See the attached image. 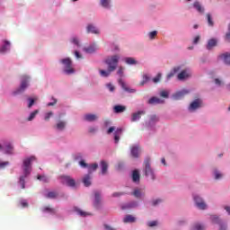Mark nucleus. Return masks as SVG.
<instances>
[{"label": "nucleus", "instance_id": "a211bd4d", "mask_svg": "<svg viewBox=\"0 0 230 230\" xmlns=\"http://www.w3.org/2000/svg\"><path fill=\"white\" fill-rule=\"evenodd\" d=\"M181 69H182L181 66H174L170 71V73L167 75V76L165 78V84H168L170 82V80H172V78H173V76H175V75H177V73H179V71H181Z\"/></svg>", "mask_w": 230, "mask_h": 230}, {"label": "nucleus", "instance_id": "423d86ee", "mask_svg": "<svg viewBox=\"0 0 230 230\" xmlns=\"http://www.w3.org/2000/svg\"><path fill=\"white\" fill-rule=\"evenodd\" d=\"M104 64L108 66V69H110V71H114L115 69L118 68V64H119V56L113 55V56L108 57L104 60Z\"/></svg>", "mask_w": 230, "mask_h": 230}, {"label": "nucleus", "instance_id": "6e6552de", "mask_svg": "<svg viewBox=\"0 0 230 230\" xmlns=\"http://www.w3.org/2000/svg\"><path fill=\"white\" fill-rule=\"evenodd\" d=\"M210 220L212 224H216L217 226H218L217 230H229V226L227 225V222L220 218V216L212 215L210 216Z\"/></svg>", "mask_w": 230, "mask_h": 230}, {"label": "nucleus", "instance_id": "2f4dec72", "mask_svg": "<svg viewBox=\"0 0 230 230\" xmlns=\"http://www.w3.org/2000/svg\"><path fill=\"white\" fill-rule=\"evenodd\" d=\"M41 212L44 214V215H56L57 214V210H55V208H51V207H43L41 208Z\"/></svg>", "mask_w": 230, "mask_h": 230}, {"label": "nucleus", "instance_id": "3c124183", "mask_svg": "<svg viewBox=\"0 0 230 230\" xmlns=\"http://www.w3.org/2000/svg\"><path fill=\"white\" fill-rule=\"evenodd\" d=\"M161 78H163V74L158 73V74L156 75V76H155V77L152 79L153 84H159V82H161Z\"/></svg>", "mask_w": 230, "mask_h": 230}, {"label": "nucleus", "instance_id": "20e7f679", "mask_svg": "<svg viewBox=\"0 0 230 230\" xmlns=\"http://www.w3.org/2000/svg\"><path fill=\"white\" fill-rule=\"evenodd\" d=\"M58 63L63 66V73L65 75L75 74V68H73V60L71 58H64L58 60Z\"/></svg>", "mask_w": 230, "mask_h": 230}, {"label": "nucleus", "instance_id": "2eb2a0df", "mask_svg": "<svg viewBox=\"0 0 230 230\" xmlns=\"http://www.w3.org/2000/svg\"><path fill=\"white\" fill-rule=\"evenodd\" d=\"M3 154H5V155H13V144L7 142L3 145L2 147Z\"/></svg>", "mask_w": 230, "mask_h": 230}, {"label": "nucleus", "instance_id": "9d476101", "mask_svg": "<svg viewBox=\"0 0 230 230\" xmlns=\"http://www.w3.org/2000/svg\"><path fill=\"white\" fill-rule=\"evenodd\" d=\"M12 49V42L8 40H2V42L0 44V54L1 55H6V53H10V50Z\"/></svg>", "mask_w": 230, "mask_h": 230}, {"label": "nucleus", "instance_id": "e2e57ef3", "mask_svg": "<svg viewBox=\"0 0 230 230\" xmlns=\"http://www.w3.org/2000/svg\"><path fill=\"white\" fill-rule=\"evenodd\" d=\"M57 105V99L55 97H51V102L47 103V107H53Z\"/></svg>", "mask_w": 230, "mask_h": 230}, {"label": "nucleus", "instance_id": "ea45409f", "mask_svg": "<svg viewBox=\"0 0 230 230\" xmlns=\"http://www.w3.org/2000/svg\"><path fill=\"white\" fill-rule=\"evenodd\" d=\"M99 73L102 78H109L111 76V73H114V71L107 68V70H100Z\"/></svg>", "mask_w": 230, "mask_h": 230}, {"label": "nucleus", "instance_id": "0eeeda50", "mask_svg": "<svg viewBox=\"0 0 230 230\" xmlns=\"http://www.w3.org/2000/svg\"><path fill=\"white\" fill-rule=\"evenodd\" d=\"M192 199L197 209L200 211H206L208 209V203L204 200V198L200 194H193Z\"/></svg>", "mask_w": 230, "mask_h": 230}, {"label": "nucleus", "instance_id": "603ef678", "mask_svg": "<svg viewBox=\"0 0 230 230\" xmlns=\"http://www.w3.org/2000/svg\"><path fill=\"white\" fill-rule=\"evenodd\" d=\"M159 96H161V98L168 99V98H170V92L166 91V90L161 91L159 93Z\"/></svg>", "mask_w": 230, "mask_h": 230}, {"label": "nucleus", "instance_id": "72a5a7b5", "mask_svg": "<svg viewBox=\"0 0 230 230\" xmlns=\"http://www.w3.org/2000/svg\"><path fill=\"white\" fill-rule=\"evenodd\" d=\"M111 0H100L99 1V6L102 8H104V10H111Z\"/></svg>", "mask_w": 230, "mask_h": 230}, {"label": "nucleus", "instance_id": "58836bf2", "mask_svg": "<svg viewBox=\"0 0 230 230\" xmlns=\"http://www.w3.org/2000/svg\"><path fill=\"white\" fill-rule=\"evenodd\" d=\"M136 222V217L132 215H126L123 218L124 224H134Z\"/></svg>", "mask_w": 230, "mask_h": 230}, {"label": "nucleus", "instance_id": "e433bc0d", "mask_svg": "<svg viewBox=\"0 0 230 230\" xmlns=\"http://www.w3.org/2000/svg\"><path fill=\"white\" fill-rule=\"evenodd\" d=\"M114 143L115 145H118L119 143V135L123 134V128H118L115 131H114Z\"/></svg>", "mask_w": 230, "mask_h": 230}, {"label": "nucleus", "instance_id": "0e129e2a", "mask_svg": "<svg viewBox=\"0 0 230 230\" xmlns=\"http://www.w3.org/2000/svg\"><path fill=\"white\" fill-rule=\"evenodd\" d=\"M6 166H10V162H1L0 161V170H4Z\"/></svg>", "mask_w": 230, "mask_h": 230}, {"label": "nucleus", "instance_id": "f704fd0d", "mask_svg": "<svg viewBox=\"0 0 230 230\" xmlns=\"http://www.w3.org/2000/svg\"><path fill=\"white\" fill-rule=\"evenodd\" d=\"M124 62L125 64H127L128 66H137V64H139V62L137 60H136V58H132V57H127L124 58Z\"/></svg>", "mask_w": 230, "mask_h": 230}, {"label": "nucleus", "instance_id": "9b49d317", "mask_svg": "<svg viewBox=\"0 0 230 230\" xmlns=\"http://www.w3.org/2000/svg\"><path fill=\"white\" fill-rule=\"evenodd\" d=\"M59 179L61 183L66 184V186H68L69 188L76 187V181L75 179L71 178V176L62 175L59 177Z\"/></svg>", "mask_w": 230, "mask_h": 230}, {"label": "nucleus", "instance_id": "7ed1b4c3", "mask_svg": "<svg viewBox=\"0 0 230 230\" xmlns=\"http://www.w3.org/2000/svg\"><path fill=\"white\" fill-rule=\"evenodd\" d=\"M144 174L146 179L149 181H155L157 179V175L155 174V171L150 165V158H146L144 161Z\"/></svg>", "mask_w": 230, "mask_h": 230}, {"label": "nucleus", "instance_id": "dca6fc26", "mask_svg": "<svg viewBox=\"0 0 230 230\" xmlns=\"http://www.w3.org/2000/svg\"><path fill=\"white\" fill-rule=\"evenodd\" d=\"M145 114H146V112L143 110L133 112L130 117L131 123L139 121V119H141V116H145Z\"/></svg>", "mask_w": 230, "mask_h": 230}, {"label": "nucleus", "instance_id": "338daca9", "mask_svg": "<svg viewBox=\"0 0 230 230\" xmlns=\"http://www.w3.org/2000/svg\"><path fill=\"white\" fill-rule=\"evenodd\" d=\"M79 165L81 168H89V164L84 159L79 161Z\"/></svg>", "mask_w": 230, "mask_h": 230}, {"label": "nucleus", "instance_id": "69168bd1", "mask_svg": "<svg viewBox=\"0 0 230 230\" xmlns=\"http://www.w3.org/2000/svg\"><path fill=\"white\" fill-rule=\"evenodd\" d=\"M37 179L38 181H42V182H48V177L46 175L39 174Z\"/></svg>", "mask_w": 230, "mask_h": 230}, {"label": "nucleus", "instance_id": "f257e3e1", "mask_svg": "<svg viewBox=\"0 0 230 230\" xmlns=\"http://www.w3.org/2000/svg\"><path fill=\"white\" fill-rule=\"evenodd\" d=\"M33 161H37L35 155L25 157L22 160V174L18 178V186H20L22 190L26 189V179L31 175V164H33Z\"/></svg>", "mask_w": 230, "mask_h": 230}, {"label": "nucleus", "instance_id": "6e6d98bb", "mask_svg": "<svg viewBox=\"0 0 230 230\" xmlns=\"http://www.w3.org/2000/svg\"><path fill=\"white\" fill-rule=\"evenodd\" d=\"M214 84L216 87H222V85H224V82L220 78H215Z\"/></svg>", "mask_w": 230, "mask_h": 230}, {"label": "nucleus", "instance_id": "5fc2aeb1", "mask_svg": "<svg viewBox=\"0 0 230 230\" xmlns=\"http://www.w3.org/2000/svg\"><path fill=\"white\" fill-rule=\"evenodd\" d=\"M19 204H20V206H21L22 208H28V206H29V204H28V199H21L19 200Z\"/></svg>", "mask_w": 230, "mask_h": 230}, {"label": "nucleus", "instance_id": "f03ea898", "mask_svg": "<svg viewBox=\"0 0 230 230\" xmlns=\"http://www.w3.org/2000/svg\"><path fill=\"white\" fill-rule=\"evenodd\" d=\"M30 82H31V76L28 75H23L21 76L20 86L16 88L13 93V96H19V94H22L30 87Z\"/></svg>", "mask_w": 230, "mask_h": 230}, {"label": "nucleus", "instance_id": "79ce46f5", "mask_svg": "<svg viewBox=\"0 0 230 230\" xmlns=\"http://www.w3.org/2000/svg\"><path fill=\"white\" fill-rule=\"evenodd\" d=\"M83 183L85 186V188H89V186H91V175L90 174H86L84 176Z\"/></svg>", "mask_w": 230, "mask_h": 230}, {"label": "nucleus", "instance_id": "bf43d9fd", "mask_svg": "<svg viewBox=\"0 0 230 230\" xmlns=\"http://www.w3.org/2000/svg\"><path fill=\"white\" fill-rule=\"evenodd\" d=\"M53 118V111H49L44 114V120L49 121V119Z\"/></svg>", "mask_w": 230, "mask_h": 230}, {"label": "nucleus", "instance_id": "b1692460", "mask_svg": "<svg viewBox=\"0 0 230 230\" xmlns=\"http://www.w3.org/2000/svg\"><path fill=\"white\" fill-rule=\"evenodd\" d=\"M189 71H190V68H187L185 70H181L177 75L178 80H180V82H184V80H187V78H190V75L188 73Z\"/></svg>", "mask_w": 230, "mask_h": 230}, {"label": "nucleus", "instance_id": "09e8293b", "mask_svg": "<svg viewBox=\"0 0 230 230\" xmlns=\"http://www.w3.org/2000/svg\"><path fill=\"white\" fill-rule=\"evenodd\" d=\"M131 195H133V197L136 199H141V197H143V194L138 189H135Z\"/></svg>", "mask_w": 230, "mask_h": 230}, {"label": "nucleus", "instance_id": "49530a36", "mask_svg": "<svg viewBox=\"0 0 230 230\" xmlns=\"http://www.w3.org/2000/svg\"><path fill=\"white\" fill-rule=\"evenodd\" d=\"M74 161H83L84 160V154L83 153H75L73 155Z\"/></svg>", "mask_w": 230, "mask_h": 230}, {"label": "nucleus", "instance_id": "c03bdc74", "mask_svg": "<svg viewBox=\"0 0 230 230\" xmlns=\"http://www.w3.org/2000/svg\"><path fill=\"white\" fill-rule=\"evenodd\" d=\"M191 230H206V226H204V224L196 223L192 226Z\"/></svg>", "mask_w": 230, "mask_h": 230}, {"label": "nucleus", "instance_id": "cd10ccee", "mask_svg": "<svg viewBox=\"0 0 230 230\" xmlns=\"http://www.w3.org/2000/svg\"><path fill=\"white\" fill-rule=\"evenodd\" d=\"M192 6L194 10L198 12V13H204V12H206V9L202 5V4L197 0L193 3Z\"/></svg>", "mask_w": 230, "mask_h": 230}, {"label": "nucleus", "instance_id": "37998d69", "mask_svg": "<svg viewBox=\"0 0 230 230\" xmlns=\"http://www.w3.org/2000/svg\"><path fill=\"white\" fill-rule=\"evenodd\" d=\"M131 155L132 157H135V158L139 157V147H137V146H134L131 148Z\"/></svg>", "mask_w": 230, "mask_h": 230}, {"label": "nucleus", "instance_id": "473e14b6", "mask_svg": "<svg viewBox=\"0 0 230 230\" xmlns=\"http://www.w3.org/2000/svg\"><path fill=\"white\" fill-rule=\"evenodd\" d=\"M219 58H221V60H223V62L226 66H230V53L229 52L221 54L219 56Z\"/></svg>", "mask_w": 230, "mask_h": 230}, {"label": "nucleus", "instance_id": "393cba45", "mask_svg": "<svg viewBox=\"0 0 230 230\" xmlns=\"http://www.w3.org/2000/svg\"><path fill=\"white\" fill-rule=\"evenodd\" d=\"M131 179L135 184H139L141 181V174L139 173V170L135 169L131 172Z\"/></svg>", "mask_w": 230, "mask_h": 230}, {"label": "nucleus", "instance_id": "412c9836", "mask_svg": "<svg viewBox=\"0 0 230 230\" xmlns=\"http://www.w3.org/2000/svg\"><path fill=\"white\" fill-rule=\"evenodd\" d=\"M73 211H74V213L78 215V217H81L82 218H86V217H92L93 216V214H91L90 212L84 211L78 207H74Z\"/></svg>", "mask_w": 230, "mask_h": 230}, {"label": "nucleus", "instance_id": "1a4fd4ad", "mask_svg": "<svg viewBox=\"0 0 230 230\" xmlns=\"http://www.w3.org/2000/svg\"><path fill=\"white\" fill-rule=\"evenodd\" d=\"M200 107H202V101L200 99H195L190 103V105L187 108V111L190 113L197 112V111H199Z\"/></svg>", "mask_w": 230, "mask_h": 230}, {"label": "nucleus", "instance_id": "39448f33", "mask_svg": "<svg viewBox=\"0 0 230 230\" xmlns=\"http://www.w3.org/2000/svg\"><path fill=\"white\" fill-rule=\"evenodd\" d=\"M157 123H159V117L157 115H150L144 125L149 132H155L157 130Z\"/></svg>", "mask_w": 230, "mask_h": 230}, {"label": "nucleus", "instance_id": "f8f14e48", "mask_svg": "<svg viewBox=\"0 0 230 230\" xmlns=\"http://www.w3.org/2000/svg\"><path fill=\"white\" fill-rule=\"evenodd\" d=\"M93 208L95 209H101L102 208V191L100 190H94L93 192Z\"/></svg>", "mask_w": 230, "mask_h": 230}, {"label": "nucleus", "instance_id": "de8ad7c7", "mask_svg": "<svg viewBox=\"0 0 230 230\" xmlns=\"http://www.w3.org/2000/svg\"><path fill=\"white\" fill-rule=\"evenodd\" d=\"M105 87L109 91V93H114V91H116V86H114V84H112V83L106 84Z\"/></svg>", "mask_w": 230, "mask_h": 230}, {"label": "nucleus", "instance_id": "5701e85b", "mask_svg": "<svg viewBox=\"0 0 230 230\" xmlns=\"http://www.w3.org/2000/svg\"><path fill=\"white\" fill-rule=\"evenodd\" d=\"M148 105H164V100L153 96L147 101Z\"/></svg>", "mask_w": 230, "mask_h": 230}, {"label": "nucleus", "instance_id": "864d4df0", "mask_svg": "<svg viewBox=\"0 0 230 230\" xmlns=\"http://www.w3.org/2000/svg\"><path fill=\"white\" fill-rule=\"evenodd\" d=\"M157 226H159V222H157L156 220L148 221L146 223L147 227H157Z\"/></svg>", "mask_w": 230, "mask_h": 230}, {"label": "nucleus", "instance_id": "a19ab883", "mask_svg": "<svg viewBox=\"0 0 230 230\" xmlns=\"http://www.w3.org/2000/svg\"><path fill=\"white\" fill-rule=\"evenodd\" d=\"M206 19H207L208 26L209 28H213V26H215V22L213 21V15L208 13L206 15Z\"/></svg>", "mask_w": 230, "mask_h": 230}, {"label": "nucleus", "instance_id": "774afa93", "mask_svg": "<svg viewBox=\"0 0 230 230\" xmlns=\"http://www.w3.org/2000/svg\"><path fill=\"white\" fill-rule=\"evenodd\" d=\"M88 168H89V170H93L94 172V171L98 170V164H96V163L88 165Z\"/></svg>", "mask_w": 230, "mask_h": 230}, {"label": "nucleus", "instance_id": "c9c22d12", "mask_svg": "<svg viewBox=\"0 0 230 230\" xmlns=\"http://www.w3.org/2000/svg\"><path fill=\"white\" fill-rule=\"evenodd\" d=\"M150 80H152V77H150V75L148 74H144L142 75V81L139 83V86L145 87V85H146V84H148V82H150Z\"/></svg>", "mask_w": 230, "mask_h": 230}, {"label": "nucleus", "instance_id": "c756f323", "mask_svg": "<svg viewBox=\"0 0 230 230\" xmlns=\"http://www.w3.org/2000/svg\"><path fill=\"white\" fill-rule=\"evenodd\" d=\"M98 119V116L93 113H87L84 115V120L87 121L88 123H93Z\"/></svg>", "mask_w": 230, "mask_h": 230}, {"label": "nucleus", "instance_id": "4be33fe9", "mask_svg": "<svg viewBox=\"0 0 230 230\" xmlns=\"http://www.w3.org/2000/svg\"><path fill=\"white\" fill-rule=\"evenodd\" d=\"M69 42L74 46V48H76L77 49L82 48V41H80V38L76 35L72 36L69 39Z\"/></svg>", "mask_w": 230, "mask_h": 230}, {"label": "nucleus", "instance_id": "4d7b16f0", "mask_svg": "<svg viewBox=\"0 0 230 230\" xmlns=\"http://www.w3.org/2000/svg\"><path fill=\"white\" fill-rule=\"evenodd\" d=\"M28 102V109H31L33 105H35V99L29 97L27 99Z\"/></svg>", "mask_w": 230, "mask_h": 230}, {"label": "nucleus", "instance_id": "680f3d73", "mask_svg": "<svg viewBox=\"0 0 230 230\" xmlns=\"http://www.w3.org/2000/svg\"><path fill=\"white\" fill-rule=\"evenodd\" d=\"M161 202H163L162 199H155L151 201V204H152V206L155 207V206H159V204H161Z\"/></svg>", "mask_w": 230, "mask_h": 230}, {"label": "nucleus", "instance_id": "aec40b11", "mask_svg": "<svg viewBox=\"0 0 230 230\" xmlns=\"http://www.w3.org/2000/svg\"><path fill=\"white\" fill-rule=\"evenodd\" d=\"M136 208H139V201L137 200H132L128 203H125L121 206V209H134Z\"/></svg>", "mask_w": 230, "mask_h": 230}, {"label": "nucleus", "instance_id": "13d9d810", "mask_svg": "<svg viewBox=\"0 0 230 230\" xmlns=\"http://www.w3.org/2000/svg\"><path fill=\"white\" fill-rule=\"evenodd\" d=\"M147 37H149L150 40H154V39H155V37H157V31H150L147 34Z\"/></svg>", "mask_w": 230, "mask_h": 230}, {"label": "nucleus", "instance_id": "4c0bfd02", "mask_svg": "<svg viewBox=\"0 0 230 230\" xmlns=\"http://www.w3.org/2000/svg\"><path fill=\"white\" fill-rule=\"evenodd\" d=\"M100 166L102 175H105V173H107V171L109 170V164H107V162H105L104 160H102Z\"/></svg>", "mask_w": 230, "mask_h": 230}, {"label": "nucleus", "instance_id": "7c9ffc66", "mask_svg": "<svg viewBox=\"0 0 230 230\" xmlns=\"http://www.w3.org/2000/svg\"><path fill=\"white\" fill-rule=\"evenodd\" d=\"M96 44H91L88 47L84 48L83 51L88 55H93V53H96Z\"/></svg>", "mask_w": 230, "mask_h": 230}, {"label": "nucleus", "instance_id": "4468645a", "mask_svg": "<svg viewBox=\"0 0 230 230\" xmlns=\"http://www.w3.org/2000/svg\"><path fill=\"white\" fill-rule=\"evenodd\" d=\"M86 33L92 34V35H100V28L96 27L94 23H88L85 27Z\"/></svg>", "mask_w": 230, "mask_h": 230}, {"label": "nucleus", "instance_id": "ddd939ff", "mask_svg": "<svg viewBox=\"0 0 230 230\" xmlns=\"http://www.w3.org/2000/svg\"><path fill=\"white\" fill-rule=\"evenodd\" d=\"M190 93V90L182 89L180 90L171 95V99L174 100L175 102H179V100H182L186 96V94Z\"/></svg>", "mask_w": 230, "mask_h": 230}, {"label": "nucleus", "instance_id": "8fccbe9b", "mask_svg": "<svg viewBox=\"0 0 230 230\" xmlns=\"http://www.w3.org/2000/svg\"><path fill=\"white\" fill-rule=\"evenodd\" d=\"M46 199H57V192L55 191H49L48 193L44 194Z\"/></svg>", "mask_w": 230, "mask_h": 230}, {"label": "nucleus", "instance_id": "c85d7f7f", "mask_svg": "<svg viewBox=\"0 0 230 230\" xmlns=\"http://www.w3.org/2000/svg\"><path fill=\"white\" fill-rule=\"evenodd\" d=\"M127 111V106L122 104H117L113 106L114 114H123Z\"/></svg>", "mask_w": 230, "mask_h": 230}, {"label": "nucleus", "instance_id": "f3484780", "mask_svg": "<svg viewBox=\"0 0 230 230\" xmlns=\"http://www.w3.org/2000/svg\"><path fill=\"white\" fill-rule=\"evenodd\" d=\"M119 85H120L121 89H123V91H125L126 93H128L129 94H134L136 93H137V90L134 89V88H129L128 86H127V84L125 83V81H123V79H119Z\"/></svg>", "mask_w": 230, "mask_h": 230}, {"label": "nucleus", "instance_id": "a18cd8bd", "mask_svg": "<svg viewBox=\"0 0 230 230\" xmlns=\"http://www.w3.org/2000/svg\"><path fill=\"white\" fill-rule=\"evenodd\" d=\"M37 114H39V110H35L34 111H31L29 117L27 118V121H33Z\"/></svg>", "mask_w": 230, "mask_h": 230}, {"label": "nucleus", "instance_id": "bb28decb", "mask_svg": "<svg viewBox=\"0 0 230 230\" xmlns=\"http://www.w3.org/2000/svg\"><path fill=\"white\" fill-rule=\"evenodd\" d=\"M212 176L214 177L215 181H220L224 178V173H222L218 168L215 167L212 170Z\"/></svg>", "mask_w": 230, "mask_h": 230}, {"label": "nucleus", "instance_id": "a878e982", "mask_svg": "<svg viewBox=\"0 0 230 230\" xmlns=\"http://www.w3.org/2000/svg\"><path fill=\"white\" fill-rule=\"evenodd\" d=\"M217 44H218V40H217V39H215V38H212L208 40V42L206 44V49L208 51H211V49H213V48H217Z\"/></svg>", "mask_w": 230, "mask_h": 230}, {"label": "nucleus", "instance_id": "052dcab7", "mask_svg": "<svg viewBox=\"0 0 230 230\" xmlns=\"http://www.w3.org/2000/svg\"><path fill=\"white\" fill-rule=\"evenodd\" d=\"M111 51L113 53H119V45L118 44H112L111 45Z\"/></svg>", "mask_w": 230, "mask_h": 230}, {"label": "nucleus", "instance_id": "6ab92c4d", "mask_svg": "<svg viewBox=\"0 0 230 230\" xmlns=\"http://www.w3.org/2000/svg\"><path fill=\"white\" fill-rule=\"evenodd\" d=\"M66 127H67V121L58 120L54 126V129L56 132H64V130H66Z\"/></svg>", "mask_w": 230, "mask_h": 230}]
</instances>
